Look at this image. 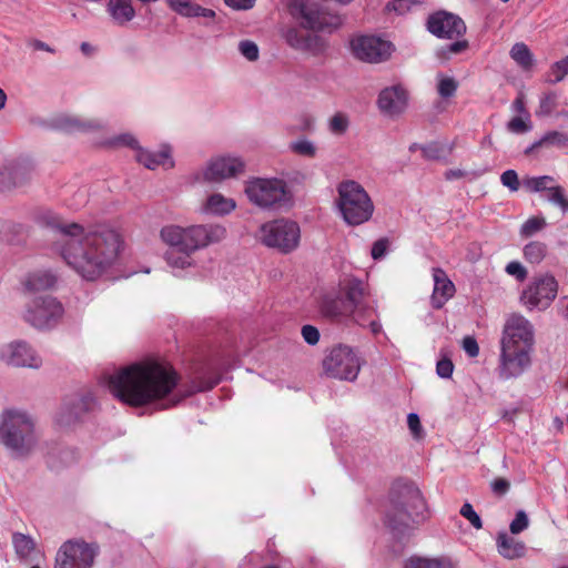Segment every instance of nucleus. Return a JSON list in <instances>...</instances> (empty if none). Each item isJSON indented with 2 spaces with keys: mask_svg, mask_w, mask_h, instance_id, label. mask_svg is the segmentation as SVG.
<instances>
[{
  "mask_svg": "<svg viewBox=\"0 0 568 568\" xmlns=\"http://www.w3.org/2000/svg\"><path fill=\"white\" fill-rule=\"evenodd\" d=\"M425 508L420 490L413 485H404L396 497L390 499L386 511V524L394 530L407 525L414 516H419Z\"/></svg>",
  "mask_w": 568,
  "mask_h": 568,
  "instance_id": "nucleus-11",
  "label": "nucleus"
},
{
  "mask_svg": "<svg viewBox=\"0 0 568 568\" xmlns=\"http://www.w3.org/2000/svg\"><path fill=\"white\" fill-rule=\"evenodd\" d=\"M260 242L283 254L295 251L301 241L300 225L287 219L268 221L261 225L257 234Z\"/></svg>",
  "mask_w": 568,
  "mask_h": 568,
  "instance_id": "nucleus-9",
  "label": "nucleus"
},
{
  "mask_svg": "<svg viewBox=\"0 0 568 568\" xmlns=\"http://www.w3.org/2000/svg\"><path fill=\"white\" fill-rule=\"evenodd\" d=\"M510 58L524 70H529L534 64L532 54L524 42L515 43L510 49Z\"/></svg>",
  "mask_w": 568,
  "mask_h": 568,
  "instance_id": "nucleus-32",
  "label": "nucleus"
},
{
  "mask_svg": "<svg viewBox=\"0 0 568 568\" xmlns=\"http://www.w3.org/2000/svg\"><path fill=\"white\" fill-rule=\"evenodd\" d=\"M460 515L466 518L475 529L483 528V521L479 515L475 511L474 507L469 503H465L460 510Z\"/></svg>",
  "mask_w": 568,
  "mask_h": 568,
  "instance_id": "nucleus-47",
  "label": "nucleus"
},
{
  "mask_svg": "<svg viewBox=\"0 0 568 568\" xmlns=\"http://www.w3.org/2000/svg\"><path fill=\"white\" fill-rule=\"evenodd\" d=\"M458 84L452 77L444 74L437 75V92L442 98H450L457 91Z\"/></svg>",
  "mask_w": 568,
  "mask_h": 568,
  "instance_id": "nucleus-40",
  "label": "nucleus"
},
{
  "mask_svg": "<svg viewBox=\"0 0 568 568\" xmlns=\"http://www.w3.org/2000/svg\"><path fill=\"white\" fill-rule=\"evenodd\" d=\"M505 271L508 275L515 277L518 282H524L528 275L525 266L517 261L509 262L506 265Z\"/></svg>",
  "mask_w": 568,
  "mask_h": 568,
  "instance_id": "nucleus-50",
  "label": "nucleus"
},
{
  "mask_svg": "<svg viewBox=\"0 0 568 568\" xmlns=\"http://www.w3.org/2000/svg\"><path fill=\"white\" fill-rule=\"evenodd\" d=\"M498 376L517 378L531 365L535 345L534 325L521 314H511L504 325Z\"/></svg>",
  "mask_w": 568,
  "mask_h": 568,
  "instance_id": "nucleus-4",
  "label": "nucleus"
},
{
  "mask_svg": "<svg viewBox=\"0 0 568 568\" xmlns=\"http://www.w3.org/2000/svg\"><path fill=\"white\" fill-rule=\"evenodd\" d=\"M434 290L432 294V304L435 308H440L455 294V285L448 278L446 272L439 267L433 268Z\"/></svg>",
  "mask_w": 568,
  "mask_h": 568,
  "instance_id": "nucleus-24",
  "label": "nucleus"
},
{
  "mask_svg": "<svg viewBox=\"0 0 568 568\" xmlns=\"http://www.w3.org/2000/svg\"><path fill=\"white\" fill-rule=\"evenodd\" d=\"M546 225V221L542 217H530L528 219L520 229V234L524 236H531L537 232L541 231Z\"/></svg>",
  "mask_w": 568,
  "mask_h": 568,
  "instance_id": "nucleus-42",
  "label": "nucleus"
},
{
  "mask_svg": "<svg viewBox=\"0 0 568 568\" xmlns=\"http://www.w3.org/2000/svg\"><path fill=\"white\" fill-rule=\"evenodd\" d=\"M57 276L49 270H37L30 272L23 284L28 292L38 293L54 287Z\"/></svg>",
  "mask_w": 568,
  "mask_h": 568,
  "instance_id": "nucleus-27",
  "label": "nucleus"
},
{
  "mask_svg": "<svg viewBox=\"0 0 568 568\" xmlns=\"http://www.w3.org/2000/svg\"><path fill=\"white\" fill-rule=\"evenodd\" d=\"M248 201L264 210L288 206L293 195L285 180L280 178H251L244 184Z\"/></svg>",
  "mask_w": 568,
  "mask_h": 568,
  "instance_id": "nucleus-8",
  "label": "nucleus"
},
{
  "mask_svg": "<svg viewBox=\"0 0 568 568\" xmlns=\"http://www.w3.org/2000/svg\"><path fill=\"white\" fill-rule=\"evenodd\" d=\"M337 193L338 211L348 225H361L372 217L374 204L362 184L354 180L343 181L337 186Z\"/></svg>",
  "mask_w": 568,
  "mask_h": 568,
  "instance_id": "nucleus-7",
  "label": "nucleus"
},
{
  "mask_svg": "<svg viewBox=\"0 0 568 568\" xmlns=\"http://www.w3.org/2000/svg\"><path fill=\"white\" fill-rule=\"evenodd\" d=\"M466 48H467V41H465V40L455 41V42L450 43L449 45H447L448 52L453 53V54L460 53Z\"/></svg>",
  "mask_w": 568,
  "mask_h": 568,
  "instance_id": "nucleus-63",
  "label": "nucleus"
},
{
  "mask_svg": "<svg viewBox=\"0 0 568 568\" xmlns=\"http://www.w3.org/2000/svg\"><path fill=\"white\" fill-rule=\"evenodd\" d=\"M500 182L504 186L508 187L511 192H516L519 189V179L515 170H506L500 175Z\"/></svg>",
  "mask_w": 568,
  "mask_h": 568,
  "instance_id": "nucleus-52",
  "label": "nucleus"
},
{
  "mask_svg": "<svg viewBox=\"0 0 568 568\" xmlns=\"http://www.w3.org/2000/svg\"><path fill=\"white\" fill-rule=\"evenodd\" d=\"M513 109H514V111H516L518 113H526V108H525V102H524L523 97H518L513 102Z\"/></svg>",
  "mask_w": 568,
  "mask_h": 568,
  "instance_id": "nucleus-64",
  "label": "nucleus"
},
{
  "mask_svg": "<svg viewBox=\"0 0 568 568\" xmlns=\"http://www.w3.org/2000/svg\"><path fill=\"white\" fill-rule=\"evenodd\" d=\"M225 3L236 10L251 9L256 0H224Z\"/></svg>",
  "mask_w": 568,
  "mask_h": 568,
  "instance_id": "nucleus-61",
  "label": "nucleus"
},
{
  "mask_svg": "<svg viewBox=\"0 0 568 568\" xmlns=\"http://www.w3.org/2000/svg\"><path fill=\"white\" fill-rule=\"evenodd\" d=\"M404 568H426V557L412 556L405 561Z\"/></svg>",
  "mask_w": 568,
  "mask_h": 568,
  "instance_id": "nucleus-62",
  "label": "nucleus"
},
{
  "mask_svg": "<svg viewBox=\"0 0 568 568\" xmlns=\"http://www.w3.org/2000/svg\"><path fill=\"white\" fill-rule=\"evenodd\" d=\"M454 365L450 359L444 358L437 362L436 373L442 378H449L453 375Z\"/></svg>",
  "mask_w": 568,
  "mask_h": 568,
  "instance_id": "nucleus-56",
  "label": "nucleus"
},
{
  "mask_svg": "<svg viewBox=\"0 0 568 568\" xmlns=\"http://www.w3.org/2000/svg\"><path fill=\"white\" fill-rule=\"evenodd\" d=\"M288 149L294 154L308 159L315 158L318 151L316 144L306 138H300L292 141L288 145Z\"/></svg>",
  "mask_w": 568,
  "mask_h": 568,
  "instance_id": "nucleus-35",
  "label": "nucleus"
},
{
  "mask_svg": "<svg viewBox=\"0 0 568 568\" xmlns=\"http://www.w3.org/2000/svg\"><path fill=\"white\" fill-rule=\"evenodd\" d=\"M548 192V201L559 206L564 213L568 212V200L565 197L562 187L552 186Z\"/></svg>",
  "mask_w": 568,
  "mask_h": 568,
  "instance_id": "nucleus-45",
  "label": "nucleus"
},
{
  "mask_svg": "<svg viewBox=\"0 0 568 568\" xmlns=\"http://www.w3.org/2000/svg\"><path fill=\"white\" fill-rule=\"evenodd\" d=\"M327 43L325 39L316 34H307L302 51L312 55H321L325 52Z\"/></svg>",
  "mask_w": 568,
  "mask_h": 568,
  "instance_id": "nucleus-36",
  "label": "nucleus"
},
{
  "mask_svg": "<svg viewBox=\"0 0 568 568\" xmlns=\"http://www.w3.org/2000/svg\"><path fill=\"white\" fill-rule=\"evenodd\" d=\"M306 36L297 28H291L285 33V40L290 47L302 51Z\"/></svg>",
  "mask_w": 568,
  "mask_h": 568,
  "instance_id": "nucleus-44",
  "label": "nucleus"
},
{
  "mask_svg": "<svg viewBox=\"0 0 568 568\" xmlns=\"http://www.w3.org/2000/svg\"><path fill=\"white\" fill-rule=\"evenodd\" d=\"M454 145L449 142H430L422 145L423 156L427 160H446L453 152Z\"/></svg>",
  "mask_w": 568,
  "mask_h": 568,
  "instance_id": "nucleus-31",
  "label": "nucleus"
},
{
  "mask_svg": "<svg viewBox=\"0 0 568 568\" xmlns=\"http://www.w3.org/2000/svg\"><path fill=\"white\" fill-rule=\"evenodd\" d=\"M0 361L14 367L38 368L41 358L36 351L24 341H12L0 346Z\"/></svg>",
  "mask_w": 568,
  "mask_h": 568,
  "instance_id": "nucleus-18",
  "label": "nucleus"
},
{
  "mask_svg": "<svg viewBox=\"0 0 568 568\" xmlns=\"http://www.w3.org/2000/svg\"><path fill=\"white\" fill-rule=\"evenodd\" d=\"M354 55L366 62L378 63L389 58L393 44L379 37L361 36L352 40Z\"/></svg>",
  "mask_w": 568,
  "mask_h": 568,
  "instance_id": "nucleus-17",
  "label": "nucleus"
},
{
  "mask_svg": "<svg viewBox=\"0 0 568 568\" xmlns=\"http://www.w3.org/2000/svg\"><path fill=\"white\" fill-rule=\"evenodd\" d=\"M498 554L508 560L519 559L526 556L527 547L525 542L500 531L496 538Z\"/></svg>",
  "mask_w": 568,
  "mask_h": 568,
  "instance_id": "nucleus-26",
  "label": "nucleus"
},
{
  "mask_svg": "<svg viewBox=\"0 0 568 568\" xmlns=\"http://www.w3.org/2000/svg\"><path fill=\"white\" fill-rule=\"evenodd\" d=\"M557 105L558 94L556 92H548L540 98L536 114L538 116H548L556 110Z\"/></svg>",
  "mask_w": 568,
  "mask_h": 568,
  "instance_id": "nucleus-39",
  "label": "nucleus"
},
{
  "mask_svg": "<svg viewBox=\"0 0 568 568\" xmlns=\"http://www.w3.org/2000/svg\"><path fill=\"white\" fill-rule=\"evenodd\" d=\"M98 549L83 540L63 542L57 555L54 568H92Z\"/></svg>",
  "mask_w": 568,
  "mask_h": 568,
  "instance_id": "nucleus-15",
  "label": "nucleus"
},
{
  "mask_svg": "<svg viewBox=\"0 0 568 568\" xmlns=\"http://www.w3.org/2000/svg\"><path fill=\"white\" fill-rule=\"evenodd\" d=\"M178 384L179 376L170 364L145 361L111 375L108 387L114 397L128 405L160 404L161 408H169L181 400V397L172 396Z\"/></svg>",
  "mask_w": 568,
  "mask_h": 568,
  "instance_id": "nucleus-2",
  "label": "nucleus"
},
{
  "mask_svg": "<svg viewBox=\"0 0 568 568\" xmlns=\"http://www.w3.org/2000/svg\"><path fill=\"white\" fill-rule=\"evenodd\" d=\"M240 53L248 61H256L260 57V50L255 42L251 40H242L239 43Z\"/></svg>",
  "mask_w": 568,
  "mask_h": 568,
  "instance_id": "nucleus-43",
  "label": "nucleus"
},
{
  "mask_svg": "<svg viewBox=\"0 0 568 568\" xmlns=\"http://www.w3.org/2000/svg\"><path fill=\"white\" fill-rule=\"evenodd\" d=\"M568 73V57L564 58L560 61H557L551 67V75L550 82H559L561 81L566 74Z\"/></svg>",
  "mask_w": 568,
  "mask_h": 568,
  "instance_id": "nucleus-53",
  "label": "nucleus"
},
{
  "mask_svg": "<svg viewBox=\"0 0 568 568\" xmlns=\"http://www.w3.org/2000/svg\"><path fill=\"white\" fill-rule=\"evenodd\" d=\"M349 125L348 116L342 112L335 113L328 121V129L335 135L344 134Z\"/></svg>",
  "mask_w": 568,
  "mask_h": 568,
  "instance_id": "nucleus-41",
  "label": "nucleus"
},
{
  "mask_svg": "<svg viewBox=\"0 0 568 568\" xmlns=\"http://www.w3.org/2000/svg\"><path fill=\"white\" fill-rule=\"evenodd\" d=\"M226 236V229L216 223L181 226L166 224L160 230V239L169 248L199 251L220 243Z\"/></svg>",
  "mask_w": 568,
  "mask_h": 568,
  "instance_id": "nucleus-6",
  "label": "nucleus"
},
{
  "mask_svg": "<svg viewBox=\"0 0 568 568\" xmlns=\"http://www.w3.org/2000/svg\"><path fill=\"white\" fill-rule=\"evenodd\" d=\"M362 361L347 345H337L328 351L323 359V369L332 378L354 382L361 371Z\"/></svg>",
  "mask_w": 568,
  "mask_h": 568,
  "instance_id": "nucleus-13",
  "label": "nucleus"
},
{
  "mask_svg": "<svg viewBox=\"0 0 568 568\" xmlns=\"http://www.w3.org/2000/svg\"><path fill=\"white\" fill-rule=\"evenodd\" d=\"M387 248H388V240L387 239L377 240L372 246V252H371L372 257L374 260L382 258L386 254Z\"/></svg>",
  "mask_w": 568,
  "mask_h": 568,
  "instance_id": "nucleus-57",
  "label": "nucleus"
},
{
  "mask_svg": "<svg viewBox=\"0 0 568 568\" xmlns=\"http://www.w3.org/2000/svg\"><path fill=\"white\" fill-rule=\"evenodd\" d=\"M368 284L357 277L345 278L338 288L321 294L317 300L318 311L332 321L348 320L362 327H368L373 334L382 331L378 321L377 304L369 302Z\"/></svg>",
  "mask_w": 568,
  "mask_h": 568,
  "instance_id": "nucleus-3",
  "label": "nucleus"
},
{
  "mask_svg": "<svg viewBox=\"0 0 568 568\" xmlns=\"http://www.w3.org/2000/svg\"><path fill=\"white\" fill-rule=\"evenodd\" d=\"M525 258L532 263H540L546 255V245L541 242H530L524 248Z\"/></svg>",
  "mask_w": 568,
  "mask_h": 568,
  "instance_id": "nucleus-37",
  "label": "nucleus"
},
{
  "mask_svg": "<svg viewBox=\"0 0 568 568\" xmlns=\"http://www.w3.org/2000/svg\"><path fill=\"white\" fill-rule=\"evenodd\" d=\"M196 251L169 248L164 253V261L175 276H183L196 267L193 254Z\"/></svg>",
  "mask_w": 568,
  "mask_h": 568,
  "instance_id": "nucleus-23",
  "label": "nucleus"
},
{
  "mask_svg": "<svg viewBox=\"0 0 568 568\" xmlns=\"http://www.w3.org/2000/svg\"><path fill=\"white\" fill-rule=\"evenodd\" d=\"M136 161L149 170L162 168L164 170L173 169L175 162L172 156V148L169 144H162L158 151L139 149L135 153Z\"/></svg>",
  "mask_w": 568,
  "mask_h": 568,
  "instance_id": "nucleus-22",
  "label": "nucleus"
},
{
  "mask_svg": "<svg viewBox=\"0 0 568 568\" xmlns=\"http://www.w3.org/2000/svg\"><path fill=\"white\" fill-rule=\"evenodd\" d=\"M12 544L16 555L20 559H28L36 547L34 540L21 532L13 534Z\"/></svg>",
  "mask_w": 568,
  "mask_h": 568,
  "instance_id": "nucleus-33",
  "label": "nucleus"
},
{
  "mask_svg": "<svg viewBox=\"0 0 568 568\" xmlns=\"http://www.w3.org/2000/svg\"><path fill=\"white\" fill-rule=\"evenodd\" d=\"M529 526V519L527 514L524 510H518L516 513L515 518L509 525V530L511 534L517 535L527 529Z\"/></svg>",
  "mask_w": 568,
  "mask_h": 568,
  "instance_id": "nucleus-48",
  "label": "nucleus"
},
{
  "mask_svg": "<svg viewBox=\"0 0 568 568\" xmlns=\"http://www.w3.org/2000/svg\"><path fill=\"white\" fill-rule=\"evenodd\" d=\"M507 129L511 133L521 134V133H526V132L530 131L531 125L528 121V118L525 120L520 116H516V118H513L507 123Z\"/></svg>",
  "mask_w": 568,
  "mask_h": 568,
  "instance_id": "nucleus-51",
  "label": "nucleus"
},
{
  "mask_svg": "<svg viewBox=\"0 0 568 568\" xmlns=\"http://www.w3.org/2000/svg\"><path fill=\"white\" fill-rule=\"evenodd\" d=\"M61 125L70 132L103 131L106 123L101 119H84L75 115L65 116Z\"/></svg>",
  "mask_w": 568,
  "mask_h": 568,
  "instance_id": "nucleus-28",
  "label": "nucleus"
},
{
  "mask_svg": "<svg viewBox=\"0 0 568 568\" xmlns=\"http://www.w3.org/2000/svg\"><path fill=\"white\" fill-rule=\"evenodd\" d=\"M169 7L178 14L186 18L203 17L214 18L215 12L211 9L202 8L191 0H166Z\"/></svg>",
  "mask_w": 568,
  "mask_h": 568,
  "instance_id": "nucleus-29",
  "label": "nucleus"
},
{
  "mask_svg": "<svg viewBox=\"0 0 568 568\" xmlns=\"http://www.w3.org/2000/svg\"><path fill=\"white\" fill-rule=\"evenodd\" d=\"M40 222L58 232L57 251L87 281H95L105 274L124 248L120 231L108 224L83 226L65 222L52 212L41 214Z\"/></svg>",
  "mask_w": 568,
  "mask_h": 568,
  "instance_id": "nucleus-1",
  "label": "nucleus"
},
{
  "mask_svg": "<svg viewBox=\"0 0 568 568\" xmlns=\"http://www.w3.org/2000/svg\"><path fill=\"white\" fill-rule=\"evenodd\" d=\"M106 10L113 21L120 26L130 22L135 16L132 0H109Z\"/></svg>",
  "mask_w": 568,
  "mask_h": 568,
  "instance_id": "nucleus-30",
  "label": "nucleus"
},
{
  "mask_svg": "<svg viewBox=\"0 0 568 568\" xmlns=\"http://www.w3.org/2000/svg\"><path fill=\"white\" fill-rule=\"evenodd\" d=\"M0 443L12 457H28L38 443L33 418L21 409L4 410L0 417Z\"/></svg>",
  "mask_w": 568,
  "mask_h": 568,
  "instance_id": "nucleus-5",
  "label": "nucleus"
},
{
  "mask_svg": "<svg viewBox=\"0 0 568 568\" xmlns=\"http://www.w3.org/2000/svg\"><path fill=\"white\" fill-rule=\"evenodd\" d=\"M534 146H556L558 149L568 148V133L562 131L546 132Z\"/></svg>",
  "mask_w": 568,
  "mask_h": 568,
  "instance_id": "nucleus-34",
  "label": "nucleus"
},
{
  "mask_svg": "<svg viewBox=\"0 0 568 568\" xmlns=\"http://www.w3.org/2000/svg\"><path fill=\"white\" fill-rule=\"evenodd\" d=\"M463 348L470 357H476L479 354V346L474 337L466 336L463 339Z\"/></svg>",
  "mask_w": 568,
  "mask_h": 568,
  "instance_id": "nucleus-58",
  "label": "nucleus"
},
{
  "mask_svg": "<svg viewBox=\"0 0 568 568\" xmlns=\"http://www.w3.org/2000/svg\"><path fill=\"white\" fill-rule=\"evenodd\" d=\"M104 145H106V146H129L132 150H134L135 153L139 152V149H142L140 146L136 138L131 133H121L119 135H115L112 139L106 140L104 142Z\"/></svg>",
  "mask_w": 568,
  "mask_h": 568,
  "instance_id": "nucleus-38",
  "label": "nucleus"
},
{
  "mask_svg": "<svg viewBox=\"0 0 568 568\" xmlns=\"http://www.w3.org/2000/svg\"><path fill=\"white\" fill-rule=\"evenodd\" d=\"M301 334L308 345H316L320 341V331L313 325H304Z\"/></svg>",
  "mask_w": 568,
  "mask_h": 568,
  "instance_id": "nucleus-55",
  "label": "nucleus"
},
{
  "mask_svg": "<svg viewBox=\"0 0 568 568\" xmlns=\"http://www.w3.org/2000/svg\"><path fill=\"white\" fill-rule=\"evenodd\" d=\"M554 179L549 175H542L537 178H531L527 180L526 185L532 192H539L544 190H548L552 187L551 183Z\"/></svg>",
  "mask_w": 568,
  "mask_h": 568,
  "instance_id": "nucleus-46",
  "label": "nucleus"
},
{
  "mask_svg": "<svg viewBox=\"0 0 568 568\" xmlns=\"http://www.w3.org/2000/svg\"><path fill=\"white\" fill-rule=\"evenodd\" d=\"M236 209V201L220 192L209 194L201 204L204 214L213 216H226Z\"/></svg>",
  "mask_w": 568,
  "mask_h": 568,
  "instance_id": "nucleus-25",
  "label": "nucleus"
},
{
  "mask_svg": "<svg viewBox=\"0 0 568 568\" xmlns=\"http://www.w3.org/2000/svg\"><path fill=\"white\" fill-rule=\"evenodd\" d=\"M426 568H456L454 560L446 556L426 557Z\"/></svg>",
  "mask_w": 568,
  "mask_h": 568,
  "instance_id": "nucleus-54",
  "label": "nucleus"
},
{
  "mask_svg": "<svg viewBox=\"0 0 568 568\" xmlns=\"http://www.w3.org/2000/svg\"><path fill=\"white\" fill-rule=\"evenodd\" d=\"M407 424L413 435L418 437L422 432V425L418 415L415 413L408 414Z\"/></svg>",
  "mask_w": 568,
  "mask_h": 568,
  "instance_id": "nucleus-59",
  "label": "nucleus"
},
{
  "mask_svg": "<svg viewBox=\"0 0 568 568\" xmlns=\"http://www.w3.org/2000/svg\"><path fill=\"white\" fill-rule=\"evenodd\" d=\"M94 397L91 393L69 398L57 414V423L61 427H70L75 424L80 417L92 409Z\"/></svg>",
  "mask_w": 568,
  "mask_h": 568,
  "instance_id": "nucleus-21",
  "label": "nucleus"
},
{
  "mask_svg": "<svg viewBox=\"0 0 568 568\" xmlns=\"http://www.w3.org/2000/svg\"><path fill=\"white\" fill-rule=\"evenodd\" d=\"M558 283L552 275L544 274L534 277L521 292L519 301L528 311H545L556 298Z\"/></svg>",
  "mask_w": 568,
  "mask_h": 568,
  "instance_id": "nucleus-14",
  "label": "nucleus"
},
{
  "mask_svg": "<svg viewBox=\"0 0 568 568\" xmlns=\"http://www.w3.org/2000/svg\"><path fill=\"white\" fill-rule=\"evenodd\" d=\"M290 9L305 29L332 32L342 23L341 18L324 10L318 0H291Z\"/></svg>",
  "mask_w": 568,
  "mask_h": 568,
  "instance_id": "nucleus-12",
  "label": "nucleus"
},
{
  "mask_svg": "<svg viewBox=\"0 0 568 568\" xmlns=\"http://www.w3.org/2000/svg\"><path fill=\"white\" fill-rule=\"evenodd\" d=\"M377 105L384 115L398 116L408 105V93L400 84L387 87L379 92Z\"/></svg>",
  "mask_w": 568,
  "mask_h": 568,
  "instance_id": "nucleus-20",
  "label": "nucleus"
},
{
  "mask_svg": "<svg viewBox=\"0 0 568 568\" xmlns=\"http://www.w3.org/2000/svg\"><path fill=\"white\" fill-rule=\"evenodd\" d=\"M509 487V481L504 478H497L491 483V489L496 495H505Z\"/></svg>",
  "mask_w": 568,
  "mask_h": 568,
  "instance_id": "nucleus-60",
  "label": "nucleus"
},
{
  "mask_svg": "<svg viewBox=\"0 0 568 568\" xmlns=\"http://www.w3.org/2000/svg\"><path fill=\"white\" fill-rule=\"evenodd\" d=\"M423 0H392L386 9L388 11H395L398 14H404L409 11L413 6L420 4Z\"/></svg>",
  "mask_w": 568,
  "mask_h": 568,
  "instance_id": "nucleus-49",
  "label": "nucleus"
},
{
  "mask_svg": "<svg viewBox=\"0 0 568 568\" xmlns=\"http://www.w3.org/2000/svg\"><path fill=\"white\" fill-rule=\"evenodd\" d=\"M63 314L62 304L50 295L34 297L27 306L24 320L37 328L54 326Z\"/></svg>",
  "mask_w": 568,
  "mask_h": 568,
  "instance_id": "nucleus-16",
  "label": "nucleus"
},
{
  "mask_svg": "<svg viewBox=\"0 0 568 568\" xmlns=\"http://www.w3.org/2000/svg\"><path fill=\"white\" fill-rule=\"evenodd\" d=\"M427 28L438 38L455 39L464 34L466 26L464 21L452 13L437 12L429 17Z\"/></svg>",
  "mask_w": 568,
  "mask_h": 568,
  "instance_id": "nucleus-19",
  "label": "nucleus"
},
{
  "mask_svg": "<svg viewBox=\"0 0 568 568\" xmlns=\"http://www.w3.org/2000/svg\"><path fill=\"white\" fill-rule=\"evenodd\" d=\"M245 171V161L235 154H220L212 156L205 165L190 174L192 184L222 183L235 179Z\"/></svg>",
  "mask_w": 568,
  "mask_h": 568,
  "instance_id": "nucleus-10",
  "label": "nucleus"
}]
</instances>
